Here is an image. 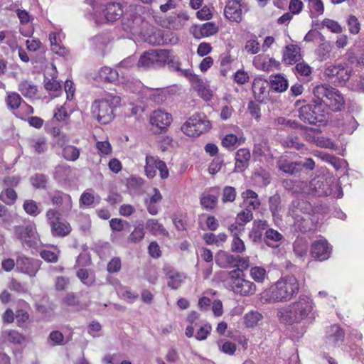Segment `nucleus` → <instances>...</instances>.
I'll use <instances>...</instances> for the list:
<instances>
[{"label": "nucleus", "instance_id": "1", "mask_svg": "<svg viewBox=\"0 0 364 364\" xmlns=\"http://www.w3.org/2000/svg\"><path fill=\"white\" fill-rule=\"evenodd\" d=\"M313 307L312 299L309 296L301 295L296 301L280 308L277 316L282 323L286 324L299 323L308 316Z\"/></svg>", "mask_w": 364, "mask_h": 364}, {"label": "nucleus", "instance_id": "2", "mask_svg": "<svg viewBox=\"0 0 364 364\" xmlns=\"http://www.w3.org/2000/svg\"><path fill=\"white\" fill-rule=\"evenodd\" d=\"M299 288V283L295 277L287 276L277 281L266 294L269 301H287L297 294Z\"/></svg>", "mask_w": 364, "mask_h": 364}, {"label": "nucleus", "instance_id": "3", "mask_svg": "<svg viewBox=\"0 0 364 364\" xmlns=\"http://www.w3.org/2000/svg\"><path fill=\"white\" fill-rule=\"evenodd\" d=\"M313 93L316 100L314 103L324 104L334 112L341 111L344 106V100L341 92L336 88L324 84L315 87Z\"/></svg>", "mask_w": 364, "mask_h": 364}, {"label": "nucleus", "instance_id": "4", "mask_svg": "<svg viewBox=\"0 0 364 364\" xmlns=\"http://www.w3.org/2000/svg\"><path fill=\"white\" fill-rule=\"evenodd\" d=\"M120 101L119 97L106 95L105 97L95 100L91 106L92 116L101 124H108L114 117V105Z\"/></svg>", "mask_w": 364, "mask_h": 364}, {"label": "nucleus", "instance_id": "5", "mask_svg": "<svg viewBox=\"0 0 364 364\" xmlns=\"http://www.w3.org/2000/svg\"><path fill=\"white\" fill-rule=\"evenodd\" d=\"M227 282L230 289L240 296H250L257 291L255 284L240 274V270L228 271Z\"/></svg>", "mask_w": 364, "mask_h": 364}, {"label": "nucleus", "instance_id": "6", "mask_svg": "<svg viewBox=\"0 0 364 364\" xmlns=\"http://www.w3.org/2000/svg\"><path fill=\"white\" fill-rule=\"evenodd\" d=\"M210 127V124L205 114L196 113L182 125L181 130L187 136L196 137L207 132Z\"/></svg>", "mask_w": 364, "mask_h": 364}, {"label": "nucleus", "instance_id": "7", "mask_svg": "<svg viewBox=\"0 0 364 364\" xmlns=\"http://www.w3.org/2000/svg\"><path fill=\"white\" fill-rule=\"evenodd\" d=\"M59 211L54 208H49L46 213L48 224L50 228V232L53 237H64L68 236L72 230L70 224L60 218Z\"/></svg>", "mask_w": 364, "mask_h": 364}, {"label": "nucleus", "instance_id": "8", "mask_svg": "<svg viewBox=\"0 0 364 364\" xmlns=\"http://www.w3.org/2000/svg\"><path fill=\"white\" fill-rule=\"evenodd\" d=\"M167 60V50H151L140 56L137 66L144 69L159 68L165 66Z\"/></svg>", "mask_w": 364, "mask_h": 364}, {"label": "nucleus", "instance_id": "9", "mask_svg": "<svg viewBox=\"0 0 364 364\" xmlns=\"http://www.w3.org/2000/svg\"><path fill=\"white\" fill-rule=\"evenodd\" d=\"M352 72V67L348 62L343 61L328 66L325 69L324 74L332 82L344 85L350 79Z\"/></svg>", "mask_w": 364, "mask_h": 364}, {"label": "nucleus", "instance_id": "10", "mask_svg": "<svg viewBox=\"0 0 364 364\" xmlns=\"http://www.w3.org/2000/svg\"><path fill=\"white\" fill-rule=\"evenodd\" d=\"M142 14H144V11L141 6L136 8L134 11L127 14L122 19L124 29L133 33H141L142 29L146 26L145 16Z\"/></svg>", "mask_w": 364, "mask_h": 364}, {"label": "nucleus", "instance_id": "11", "mask_svg": "<svg viewBox=\"0 0 364 364\" xmlns=\"http://www.w3.org/2000/svg\"><path fill=\"white\" fill-rule=\"evenodd\" d=\"M321 107L319 105L315 103V105H306L302 106L299 109V118L304 122L310 124H324L328 121V114L322 112L319 113Z\"/></svg>", "mask_w": 364, "mask_h": 364}, {"label": "nucleus", "instance_id": "12", "mask_svg": "<svg viewBox=\"0 0 364 364\" xmlns=\"http://www.w3.org/2000/svg\"><path fill=\"white\" fill-rule=\"evenodd\" d=\"M41 264L42 262L40 259L21 255L16 259V270L33 277L40 269Z\"/></svg>", "mask_w": 364, "mask_h": 364}, {"label": "nucleus", "instance_id": "13", "mask_svg": "<svg viewBox=\"0 0 364 364\" xmlns=\"http://www.w3.org/2000/svg\"><path fill=\"white\" fill-rule=\"evenodd\" d=\"M103 19H96L97 23L104 22H114L121 18L124 11L122 4L119 1L107 2L102 9Z\"/></svg>", "mask_w": 364, "mask_h": 364}, {"label": "nucleus", "instance_id": "14", "mask_svg": "<svg viewBox=\"0 0 364 364\" xmlns=\"http://www.w3.org/2000/svg\"><path fill=\"white\" fill-rule=\"evenodd\" d=\"M15 233L22 242L26 244L29 247H34L37 245L38 236L35 224L31 223L25 227L16 226L15 227Z\"/></svg>", "mask_w": 364, "mask_h": 364}, {"label": "nucleus", "instance_id": "15", "mask_svg": "<svg viewBox=\"0 0 364 364\" xmlns=\"http://www.w3.org/2000/svg\"><path fill=\"white\" fill-rule=\"evenodd\" d=\"M52 204L58 208L60 215L68 213L73 208L71 196L60 191H55L48 193Z\"/></svg>", "mask_w": 364, "mask_h": 364}, {"label": "nucleus", "instance_id": "16", "mask_svg": "<svg viewBox=\"0 0 364 364\" xmlns=\"http://www.w3.org/2000/svg\"><path fill=\"white\" fill-rule=\"evenodd\" d=\"M163 272L166 279L167 285L173 290L179 289L184 282L186 277L169 265H165Z\"/></svg>", "mask_w": 364, "mask_h": 364}, {"label": "nucleus", "instance_id": "17", "mask_svg": "<svg viewBox=\"0 0 364 364\" xmlns=\"http://www.w3.org/2000/svg\"><path fill=\"white\" fill-rule=\"evenodd\" d=\"M149 121L152 126L159 130H164L171 124L172 117L169 113L158 109L151 114Z\"/></svg>", "mask_w": 364, "mask_h": 364}, {"label": "nucleus", "instance_id": "18", "mask_svg": "<svg viewBox=\"0 0 364 364\" xmlns=\"http://www.w3.org/2000/svg\"><path fill=\"white\" fill-rule=\"evenodd\" d=\"M344 331L338 325H332L326 329V343L328 348L339 346L344 340Z\"/></svg>", "mask_w": 364, "mask_h": 364}, {"label": "nucleus", "instance_id": "19", "mask_svg": "<svg viewBox=\"0 0 364 364\" xmlns=\"http://www.w3.org/2000/svg\"><path fill=\"white\" fill-rule=\"evenodd\" d=\"M242 7L238 0H229L224 9L225 16L230 21L240 22L242 20Z\"/></svg>", "mask_w": 364, "mask_h": 364}, {"label": "nucleus", "instance_id": "20", "mask_svg": "<svg viewBox=\"0 0 364 364\" xmlns=\"http://www.w3.org/2000/svg\"><path fill=\"white\" fill-rule=\"evenodd\" d=\"M311 254L313 257L319 261H323L329 258L331 248L325 240L315 241L311 245Z\"/></svg>", "mask_w": 364, "mask_h": 364}, {"label": "nucleus", "instance_id": "21", "mask_svg": "<svg viewBox=\"0 0 364 364\" xmlns=\"http://www.w3.org/2000/svg\"><path fill=\"white\" fill-rule=\"evenodd\" d=\"M237 255L226 251H218L215 257L216 264L222 268H232L237 266Z\"/></svg>", "mask_w": 364, "mask_h": 364}, {"label": "nucleus", "instance_id": "22", "mask_svg": "<svg viewBox=\"0 0 364 364\" xmlns=\"http://www.w3.org/2000/svg\"><path fill=\"white\" fill-rule=\"evenodd\" d=\"M143 93L151 101L157 105H161L166 100L168 92L165 89L145 87Z\"/></svg>", "mask_w": 364, "mask_h": 364}, {"label": "nucleus", "instance_id": "23", "mask_svg": "<svg viewBox=\"0 0 364 364\" xmlns=\"http://www.w3.org/2000/svg\"><path fill=\"white\" fill-rule=\"evenodd\" d=\"M301 58V48L297 45L290 44L285 47L283 53V60L289 65L299 61Z\"/></svg>", "mask_w": 364, "mask_h": 364}, {"label": "nucleus", "instance_id": "24", "mask_svg": "<svg viewBox=\"0 0 364 364\" xmlns=\"http://www.w3.org/2000/svg\"><path fill=\"white\" fill-rule=\"evenodd\" d=\"M269 85L268 81L262 77H257L253 80L252 92L256 100L259 102L264 101Z\"/></svg>", "mask_w": 364, "mask_h": 364}, {"label": "nucleus", "instance_id": "25", "mask_svg": "<svg viewBox=\"0 0 364 364\" xmlns=\"http://www.w3.org/2000/svg\"><path fill=\"white\" fill-rule=\"evenodd\" d=\"M18 91L26 98L32 99L37 94L38 88L30 81L23 80L18 84Z\"/></svg>", "mask_w": 364, "mask_h": 364}, {"label": "nucleus", "instance_id": "26", "mask_svg": "<svg viewBox=\"0 0 364 364\" xmlns=\"http://www.w3.org/2000/svg\"><path fill=\"white\" fill-rule=\"evenodd\" d=\"M311 187L315 189V194L318 196H327L332 193L327 181L313 180Z\"/></svg>", "mask_w": 364, "mask_h": 364}, {"label": "nucleus", "instance_id": "27", "mask_svg": "<svg viewBox=\"0 0 364 364\" xmlns=\"http://www.w3.org/2000/svg\"><path fill=\"white\" fill-rule=\"evenodd\" d=\"M109 42V38L106 34H99L90 40V48L95 50H103Z\"/></svg>", "mask_w": 364, "mask_h": 364}, {"label": "nucleus", "instance_id": "28", "mask_svg": "<svg viewBox=\"0 0 364 364\" xmlns=\"http://www.w3.org/2000/svg\"><path fill=\"white\" fill-rule=\"evenodd\" d=\"M270 85L272 89L277 92H284L289 87L287 80L280 75L273 77L270 81Z\"/></svg>", "mask_w": 364, "mask_h": 364}, {"label": "nucleus", "instance_id": "29", "mask_svg": "<svg viewBox=\"0 0 364 364\" xmlns=\"http://www.w3.org/2000/svg\"><path fill=\"white\" fill-rule=\"evenodd\" d=\"M49 40L50 42L51 50L54 53L62 56H65L69 53L67 48L58 43V35L55 33H50Z\"/></svg>", "mask_w": 364, "mask_h": 364}, {"label": "nucleus", "instance_id": "30", "mask_svg": "<svg viewBox=\"0 0 364 364\" xmlns=\"http://www.w3.org/2000/svg\"><path fill=\"white\" fill-rule=\"evenodd\" d=\"M279 168L284 173L293 175L299 173L300 166L299 162H289L287 161H279L278 164Z\"/></svg>", "mask_w": 364, "mask_h": 364}, {"label": "nucleus", "instance_id": "31", "mask_svg": "<svg viewBox=\"0 0 364 364\" xmlns=\"http://www.w3.org/2000/svg\"><path fill=\"white\" fill-rule=\"evenodd\" d=\"M218 31V28L214 23L207 22L199 28V35L196 34V37L198 38L208 37L215 34Z\"/></svg>", "mask_w": 364, "mask_h": 364}, {"label": "nucleus", "instance_id": "32", "mask_svg": "<svg viewBox=\"0 0 364 364\" xmlns=\"http://www.w3.org/2000/svg\"><path fill=\"white\" fill-rule=\"evenodd\" d=\"M146 228L154 235H164L166 234L163 225L155 219H149L146 221Z\"/></svg>", "mask_w": 364, "mask_h": 364}, {"label": "nucleus", "instance_id": "33", "mask_svg": "<svg viewBox=\"0 0 364 364\" xmlns=\"http://www.w3.org/2000/svg\"><path fill=\"white\" fill-rule=\"evenodd\" d=\"M99 75L101 79L109 82H115L119 77L118 72L109 67L102 68Z\"/></svg>", "mask_w": 364, "mask_h": 364}, {"label": "nucleus", "instance_id": "34", "mask_svg": "<svg viewBox=\"0 0 364 364\" xmlns=\"http://www.w3.org/2000/svg\"><path fill=\"white\" fill-rule=\"evenodd\" d=\"M262 318V315L258 311H250L245 315L244 323L247 327L252 328L256 326Z\"/></svg>", "mask_w": 364, "mask_h": 364}, {"label": "nucleus", "instance_id": "35", "mask_svg": "<svg viewBox=\"0 0 364 364\" xmlns=\"http://www.w3.org/2000/svg\"><path fill=\"white\" fill-rule=\"evenodd\" d=\"M269 151L267 140L264 138H259L255 141L253 155L257 156H263Z\"/></svg>", "mask_w": 364, "mask_h": 364}, {"label": "nucleus", "instance_id": "36", "mask_svg": "<svg viewBox=\"0 0 364 364\" xmlns=\"http://www.w3.org/2000/svg\"><path fill=\"white\" fill-rule=\"evenodd\" d=\"M43 83L45 89L47 91L55 92V96H58V92H61V85L54 77L50 79L45 75Z\"/></svg>", "mask_w": 364, "mask_h": 364}, {"label": "nucleus", "instance_id": "37", "mask_svg": "<svg viewBox=\"0 0 364 364\" xmlns=\"http://www.w3.org/2000/svg\"><path fill=\"white\" fill-rule=\"evenodd\" d=\"M23 100L19 94L17 92H8L7 97L6 98V103L9 109H18Z\"/></svg>", "mask_w": 364, "mask_h": 364}, {"label": "nucleus", "instance_id": "38", "mask_svg": "<svg viewBox=\"0 0 364 364\" xmlns=\"http://www.w3.org/2000/svg\"><path fill=\"white\" fill-rule=\"evenodd\" d=\"M348 32L352 35L360 33L361 24L358 18L354 15H350L346 19Z\"/></svg>", "mask_w": 364, "mask_h": 364}, {"label": "nucleus", "instance_id": "39", "mask_svg": "<svg viewBox=\"0 0 364 364\" xmlns=\"http://www.w3.org/2000/svg\"><path fill=\"white\" fill-rule=\"evenodd\" d=\"M283 238V236L277 230L269 228L266 230L264 241L269 247H274L272 242H279Z\"/></svg>", "mask_w": 364, "mask_h": 364}, {"label": "nucleus", "instance_id": "40", "mask_svg": "<svg viewBox=\"0 0 364 364\" xmlns=\"http://www.w3.org/2000/svg\"><path fill=\"white\" fill-rule=\"evenodd\" d=\"M63 155L66 160L76 161L80 156V149L75 146L68 145L63 148Z\"/></svg>", "mask_w": 364, "mask_h": 364}, {"label": "nucleus", "instance_id": "41", "mask_svg": "<svg viewBox=\"0 0 364 364\" xmlns=\"http://www.w3.org/2000/svg\"><path fill=\"white\" fill-rule=\"evenodd\" d=\"M6 340L14 344H21L25 341V337L16 330H10L4 332Z\"/></svg>", "mask_w": 364, "mask_h": 364}, {"label": "nucleus", "instance_id": "42", "mask_svg": "<svg viewBox=\"0 0 364 364\" xmlns=\"http://www.w3.org/2000/svg\"><path fill=\"white\" fill-rule=\"evenodd\" d=\"M308 251V244L302 239L296 240L294 243V252L295 255L302 259L306 255Z\"/></svg>", "mask_w": 364, "mask_h": 364}, {"label": "nucleus", "instance_id": "43", "mask_svg": "<svg viewBox=\"0 0 364 364\" xmlns=\"http://www.w3.org/2000/svg\"><path fill=\"white\" fill-rule=\"evenodd\" d=\"M282 144L285 147L300 150L304 146V144L300 142L298 136L293 134L289 135L286 139L282 141Z\"/></svg>", "mask_w": 364, "mask_h": 364}, {"label": "nucleus", "instance_id": "44", "mask_svg": "<svg viewBox=\"0 0 364 364\" xmlns=\"http://www.w3.org/2000/svg\"><path fill=\"white\" fill-rule=\"evenodd\" d=\"M156 156H146L145 173L148 178H153L156 176Z\"/></svg>", "mask_w": 364, "mask_h": 364}, {"label": "nucleus", "instance_id": "45", "mask_svg": "<svg viewBox=\"0 0 364 364\" xmlns=\"http://www.w3.org/2000/svg\"><path fill=\"white\" fill-rule=\"evenodd\" d=\"M17 194L16 191L11 188H5L0 194V199L7 205H12L16 200Z\"/></svg>", "mask_w": 364, "mask_h": 364}, {"label": "nucleus", "instance_id": "46", "mask_svg": "<svg viewBox=\"0 0 364 364\" xmlns=\"http://www.w3.org/2000/svg\"><path fill=\"white\" fill-rule=\"evenodd\" d=\"M269 210L273 216H277L282 209L281 198L278 193L271 196L269 199Z\"/></svg>", "mask_w": 364, "mask_h": 364}, {"label": "nucleus", "instance_id": "47", "mask_svg": "<svg viewBox=\"0 0 364 364\" xmlns=\"http://www.w3.org/2000/svg\"><path fill=\"white\" fill-rule=\"evenodd\" d=\"M250 276L255 282L262 283L267 277V271L264 267L255 266L251 268Z\"/></svg>", "mask_w": 364, "mask_h": 364}, {"label": "nucleus", "instance_id": "48", "mask_svg": "<svg viewBox=\"0 0 364 364\" xmlns=\"http://www.w3.org/2000/svg\"><path fill=\"white\" fill-rule=\"evenodd\" d=\"M23 208L26 213L31 216H37L41 213L37 203L33 200H25Z\"/></svg>", "mask_w": 364, "mask_h": 364}, {"label": "nucleus", "instance_id": "49", "mask_svg": "<svg viewBox=\"0 0 364 364\" xmlns=\"http://www.w3.org/2000/svg\"><path fill=\"white\" fill-rule=\"evenodd\" d=\"M31 146L37 154H43L47 150L46 139L45 137H39L31 141Z\"/></svg>", "mask_w": 364, "mask_h": 364}, {"label": "nucleus", "instance_id": "50", "mask_svg": "<svg viewBox=\"0 0 364 364\" xmlns=\"http://www.w3.org/2000/svg\"><path fill=\"white\" fill-rule=\"evenodd\" d=\"M144 237V228L143 225H139L134 230L131 232L128 237L129 241L132 242H139Z\"/></svg>", "mask_w": 364, "mask_h": 364}, {"label": "nucleus", "instance_id": "51", "mask_svg": "<svg viewBox=\"0 0 364 364\" xmlns=\"http://www.w3.org/2000/svg\"><path fill=\"white\" fill-rule=\"evenodd\" d=\"M252 218L253 215L251 209L245 208L237 214L236 220L240 225L244 226L246 223L252 220Z\"/></svg>", "mask_w": 364, "mask_h": 364}, {"label": "nucleus", "instance_id": "52", "mask_svg": "<svg viewBox=\"0 0 364 364\" xmlns=\"http://www.w3.org/2000/svg\"><path fill=\"white\" fill-rule=\"evenodd\" d=\"M321 24L323 26H326L327 28H328L332 33H341L343 32L342 26L336 21L329 18H324L322 21Z\"/></svg>", "mask_w": 364, "mask_h": 364}, {"label": "nucleus", "instance_id": "53", "mask_svg": "<svg viewBox=\"0 0 364 364\" xmlns=\"http://www.w3.org/2000/svg\"><path fill=\"white\" fill-rule=\"evenodd\" d=\"M77 276L84 284L88 287L92 286L95 283V277L90 275L87 269H79L77 272Z\"/></svg>", "mask_w": 364, "mask_h": 364}, {"label": "nucleus", "instance_id": "54", "mask_svg": "<svg viewBox=\"0 0 364 364\" xmlns=\"http://www.w3.org/2000/svg\"><path fill=\"white\" fill-rule=\"evenodd\" d=\"M15 317L17 326L23 328L29 319V314L26 310L20 309L16 311Z\"/></svg>", "mask_w": 364, "mask_h": 364}, {"label": "nucleus", "instance_id": "55", "mask_svg": "<svg viewBox=\"0 0 364 364\" xmlns=\"http://www.w3.org/2000/svg\"><path fill=\"white\" fill-rule=\"evenodd\" d=\"M146 41L151 45H161L164 43L162 31L155 29L146 38Z\"/></svg>", "mask_w": 364, "mask_h": 364}, {"label": "nucleus", "instance_id": "56", "mask_svg": "<svg viewBox=\"0 0 364 364\" xmlns=\"http://www.w3.org/2000/svg\"><path fill=\"white\" fill-rule=\"evenodd\" d=\"M274 124L277 128H296L298 127V123L294 120L287 119L284 117H279L274 120Z\"/></svg>", "mask_w": 364, "mask_h": 364}, {"label": "nucleus", "instance_id": "57", "mask_svg": "<svg viewBox=\"0 0 364 364\" xmlns=\"http://www.w3.org/2000/svg\"><path fill=\"white\" fill-rule=\"evenodd\" d=\"M196 90L198 95L205 101H208L212 97V92L210 89L207 88L205 83L202 81H198L196 85Z\"/></svg>", "mask_w": 364, "mask_h": 364}, {"label": "nucleus", "instance_id": "58", "mask_svg": "<svg viewBox=\"0 0 364 364\" xmlns=\"http://www.w3.org/2000/svg\"><path fill=\"white\" fill-rule=\"evenodd\" d=\"M31 182L36 188H45L47 183V177L43 174L37 173L31 178Z\"/></svg>", "mask_w": 364, "mask_h": 364}, {"label": "nucleus", "instance_id": "59", "mask_svg": "<svg viewBox=\"0 0 364 364\" xmlns=\"http://www.w3.org/2000/svg\"><path fill=\"white\" fill-rule=\"evenodd\" d=\"M245 250L246 248L244 242L239 237V236L235 235L231 242V251L232 252L242 254L245 251Z\"/></svg>", "mask_w": 364, "mask_h": 364}, {"label": "nucleus", "instance_id": "60", "mask_svg": "<svg viewBox=\"0 0 364 364\" xmlns=\"http://www.w3.org/2000/svg\"><path fill=\"white\" fill-rule=\"evenodd\" d=\"M95 201L94 194L89 191H85L80 198V205H83L86 207H91Z\"/></svg>", "mask_w": 364, "mask_h": 364}, {"label": "nucleus", "instance_id": "61", "mask_svg": "<svg viewBox=\"0 0 364 364\" xmlns=\"http://www.w3.org/2000/svg\"><path fill=\"white\" fill-rule=\"evenodd\" d=\"M236 197V191L235 188L232 186H225L223 188L222 200L224 203L232 202L235 200Z\"/></svg>", "mask_w": 364, "mask_h": 364}, {"label": "nucleus", "instance_id": "62", "mask_svg": "<svg viewBox=\"0 0 364 364\" xmlns=\"http://www.w3.org/2000/svg\"><path fill=\"white\" fill-rule=\"evenodd\" d=\"M212 327L209 323H205L201 326L197 331L195 337L198 341H203L207 338L208 336L210 333Z\"/></svg>", "mask_w": 364, "mask_h": 364}, {"label": "nucleus", "instance_id": "63", "mask_svg": "<svg viewBox=\"0 0 364 364\" xmlns=\"http://www.w3.org/2000/svg\"><path fill=\"white\" fill-rule=\"evenodd\" d=\"M217 198L213 195L203 196L200 198L201 205L206 209H212L217 203Z\"/></svg>", "mask_w": 364, "mask_h": 364}, {"label": "nucleus", "instance_id": "64", "mask_svg": "<svg viewBox=\"0 0 364 364\" xmlns=\"http://www.w3.org/2000/svg\"><path fill=\"white\" fill-rule=\"evenodd\" d=\"M40 256L47 262L55 263L58 260V252L50 250H42L40 252Z\"/></svg>", "mask_w": 364, "mask_h": 364}]
</instances>
